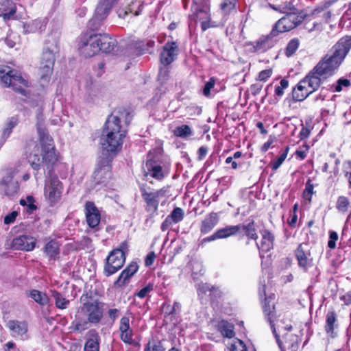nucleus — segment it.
<instances>
[{
    "instance_id": "nucleus-1",
    "label": "nucleus",
    "mask_w": 351,
    "mask_h": 351,
    "mask_svg": "<svg viewBox=\"0 0 351 351\" xmlns=\"http://www.w3.org/2000/svg\"><path fill=\"white\" fill-rule=\"evenodd\" d=\"M351 49V36L342 37L302 80L308 89L315 92L324 80L332 76L339 69Z\"/></svg>"
},
{
    "instance_id": "nucleus-2",
    "label": "nucleus",
    "mask_w": 351,
    "mask_h": 351,
    "mask_svg": "<svg viewBox=\"0 0 351 351\" xmlns=\"http://www.w3.org/2000/svg\"><path fill=\"white\" fill-rule=\"evenodd\" d=\"M126 134V126L121 124L120 117L114 114L109 116L100 136L102 152L114 158L121 150Z\"/></svg>"
},
{
    "instance_id": "nucleus-3",
    "label": "nucleus",
    "mask_w": 351,
    "mask_h": 351,
    "mask_svg": "<svg viewBox=\"0 0 351 351\" xmlns=\"http://www.w3.org/2000/svg\"><path fill=\"white\" fill-rule=\"evenodd\" d=\"M0 80L5 86L11 87L15 93L24 97H29V88L31 86V83L18 71L12 69L8 66H1Z\"/></svg>"
},
{
    "instance_id": "nucleus-4",
    "label": "nucleus",
    "mask_w": 351,
    "mask_h": 351,
    "mask_svg": "<svg viewBox=\"0 0 351 351\" xmlns=\"http://www.w3.org/2000/svg\"><path fill=\"white\" fill-rule=\"evenodd\" d=\"M78 48L80 53L86 58H90L101 51L99 43V34L87 32L80 38Z\"/></svg>"
},
{
    "instance_id": "nucleus-5",
    "label": "nucleus",
    "mask_w": 351,
    "mask_h": 351,
    "mask_svg": "<svg viewBox=\"0 0 351 351\" xmlns=\"http://www.w3.org/2000/svg\"><path fill=\"white\" fill-rule=\"evenodd\" d=\"M37 120L36 128L41 148L43 152H47V157L49 160H57L54 152L53 140L44 126L42 114L38 115Z\"/></svg>"
},
{
    "instance_id": "nucleus-6",
    "label": "nucleus",
    "mask_w": 351,
    "mask_h": 351,
    "mask_svg": "<svg viewBox=\"0 0 351 351\" xmlns=\"http://www.w3.org/2000/svg\"><path fill=\"white\" fill-rule=\"evenodd\" d=\"M140 191L145 202V210L151 215H154L157 213L160 197L165 196L167 189L162 188L153 192H149L147 191L145 186L142 184L140 186Z\"/></svg>"
},
{
    "instance_id": "nucleus-7",
    "label": "nucleus",
    "mask_w": 351,
    "mask_h": 351,
    "mask_svg": "<svg viewBox=\"0 0 351 351\" xmlns=\"http://www.w3.org/2000/svg\"><path fill=\"white\" fill-rule=\"evenodd\" d=\"M55 60V55L52 51L48 49L43 51L39 67L40 80L43 86L50 81Z\"/></svg>"
},
{
    "instance_id": "nucleus-8",
    "label": "nucleus",
    "mask_w": 351,
    "mask_h": 351,
    "mask_svg": "<svg viewBox=\"0 0 351 351\" xmlns=\"http://www.w3.org/2000/svg\"><path fill=\"white\" fill-rule=\"evenodd\" d=\"M303 19V16L295 13H288L275 23L271 34L277 36L280 33L289 32L302 23Z\"/></svg>"
},
{
    "instance_id": "nucleus-9",
    "label": "nucleus",
    "mask_w": 351,
    "mask_h": 351,
    "mask_svg": "<svg viewBox=\"0 0 351 351\" xmlns=\"http://www.w3.org/2000/svg\"><path fill=\"white\" fill-rule=\"evenodd\" d=\"M114 158L104 152L99 157L93 178L97 184L103 183L111 176V162Z\"/></svg>"
},
{
    "instance_id": "nucleus-10",
    "label": "nucleus",
    "mask_w": 351,
    "mask_h": 351,
    "mask_svg": "<svg viewBox=\"0 0 351 351\" xmlns=\"http://www.w3.org/2000/svg\"><path fill=\"white\" fill-rule=\"evenodd\" d=\"M125 256L123 249L112 250L106 258V263L104 266V273L106 276L115 274L123 265Z\"/></svg>"
},
{
    "instance_id": "nucleus-11",
    "label": "nucleus",
    "mask_w": 351,
    "mask_h": 351,
    "mask_svg": "<svg viewBox=\"0 0 351 351\" xmlns=\"http://www.w3.org/2000/svg\"><path fill=\"white\" fill-rule=\"evenodd\" d=\"M104 305L103 302L97 300L88 301L83 304L82 311L90 324H97L101 322L103 317Z\"/></svg>"
},
{
    "instance_id": "nucleus-12",
    "label": "nucleus",
    "mask_w": 351,
    "mask_h": 351,
    "mask_svg": "<svg viewBox=\"0 0 351 351\" xmlns=\"http://www.w3.org/2000/svg\"><path fill=\"white\" fill-rule=\"evenodd\" d=\"M63 186L57 176H51L45 186V196L51 206L56 204L61 198Z\"/></svg>"
},
{
    "instance_id": "nucleus-13",
    "label": "nucleus",
    "mask_w": 351,
    "mask_h": 351,
    "mask_svg": "<svg viewBox=\"0 0 351 351\" xmlns=\"http://www.w3.org/2000/svg\"><path fill=\"white\" fill-rule=\"evenodd\" d=\"M117 0H101L96 8L93 18L90 20L88 25L90 28L97 29L101 22L108 15L112 4Z\"/></svg>"
},
{
    "instance_id": "nucleus-14",
    "label": "nucleus",
    "mask_w": 351,
    "mask_h": 351,
    "mask_svg": "<svg viewBox=\"0 0 351 351\" xmlns=\"http://www.w3.org/2000/svg\"><path fill=\"white\" fill-rule=\"evenodd\" d=\"M263 312L265 319L269 322L273 334L275 336L276 342L280 348L281 351H285V347L280 339L279 335L277 334L274 322L276 318L275 312V306L274 302H271V298H265L263 304Z\"/></svg>"
},
{
    "instance_id": "nucleus-15",
    "label": "nucleus",
    "mask_w": 351,
    "mask_h": 351,
    "mask_svg": "<svg viewBox=\"0 0 351 351\" xmlns=\"http://www.w3.org/2000/svg\"><path fill=\"white\" fill-rule=\"evenodd\" d=\"M119 332L120 339L127 345L134 346L136 341L134 338V330L130 326V318L123 316L119 320Z\"/></svg>"
},
{
    "instance_id": "nucleus-16",
    "label": "nucleus",
    "mask_w": 351,
    "mask_h": 351,
    "mask_svg": "<svg viewBox=\"0 0 351 351\" xmlns=\"http://www.w3.org/2000/svg\"><path fill=\"white\" fill-rule=\"evenodd\" d=\"M147 157L148 159L145 163L146 170L144 173L145 177L147 180H149L148 176L158 180H162L167 175V171L156 161L152 160V154L150 152Z\"/></svg>"
},
{
    "instance_id": "nucleus-17",
    "label": "nucleus",
    "mask_w": 351,
    "mask_h": 351,
    "mask_svg": "<svg viewBox=\"0 0 351 351\" xmlns=\"http://www.w3.org/2000/svg\"><path fill=\"white\" fill-rule=\"evenodd\" d=\"M295 256L299 267L303 270L306 271L312 265L313 258L308 243H302L300 244L295 251Z\"/></svg>"
},
{
    "instance_id": "nucleus-18",
    "label": "nucleus",
    "mask_w": 351,
    "mask_h": 351,
    "mask_svg": "<svg viewBox=\"0 0 351 351\" xmlns=\"http://www.w3.org/2000/svg\"><path fill=\"white\" fill-rule=\"evenodd\" d=\"M57 160H49L47 157V152H43L37 145L35 146L34 149L28 156V161L34 169L38 170L44 164L53 163Z\"/></svg>"
},
{
    "instance_id": "nucleus-19",
    "label": "nucleus",
    "mask_w": 351,
    "mask_h": 351,
    "mask_svg": "<svg viewBox=\"0 0 351 351\" xmlns=\"http://www.w3.org/2000/svg\"><path fill=\"white\" fill-rule=\"evenodd\" d=\"M276 36L272 35L271 32L269 34L261 36L257 40L250 44L252 47L253 52L262 53L271 48L276 43L274 38Z\"/></svg>"
},
{
    "instance_id": "nucleus-20",
    "label": "nucleus",
    "mask_w": 351,
    "mask_h": 351,
    "mask_svg": "<svg viewBox=\"0 0 351 351\" xmlns=\"http://www.w3.org/2000/svg\"><path fill=\"white\" fill-rule=\"evenodd\" d=\"M178 46L175 42H167L160 53V62L165 66L174 61L178 55Z\"/></svg>"
},
{
    "instance_id": "nucleus-21",
    "label": "nucleus",
    "mask_w": 351,
    "mask_h": 351,
    "mask_svg": "<svg viewBox=\"0 0 351 351\" xmlns=\"http://www.w3.org/2000/svg\"><path fill=\"white\" fill-rule=\"evenodd\" d=\"M85 215L87 224L90 228H96L101 219V215L93 202H87L85 204Z\"/></svg>"
},
{
    "instance_id": "nucleus-22",
    "label": "nucleus",
    "mask_w": 351,
    "mask_h": 351,
    "mask_svg": "<svg viewBox=\"0 0 351 351\" xmlns=\"http://www.w3.org/2000/svg\"><path fill=\"white\" fill-rule=\"evenodd\" d=\"M36 240L33 237L21 235L12 241V247L16 250L32 251L34 249Z\"/></svg>"
},
{
    "instance_id": "nucleus-23",
    "label": "nucleus",
    "mask_w": 351,
    "mask_h": 351,
    "mask_svg": "<svg viewBox=\"0 0 351 351\" xmlns=\"http://www.w3.org/2000/svg\"><path fill=\"white\" fill-rule=\"evenodd\" d=\"M19 190V185L17 181L14 180L10 176L4 177L0 183V191L7 196L16 195Z\"/></svg>"
},
{
    "instance_id": "nucleus-24",
    "label": "nucleus",
    "mask_w": 351,
    "mask_h": 351,
    "mask_svg": "<svg viewBox=\"0 0 351 351\" xmlns=\"http://www.w3.org/2000/svg\"><path fill=\"white\" fill-rule=\"evenodd\" d=\"M337 317L334 311H328L326 315V323L324 330L327 336L334 339L337 336L335 329L337 328Z\"/></svg>"
},
{
    "instance_id": "nucleus-25",
    "label": "nucleus",
    "mask_w": 351,
    "mask_h": 351,
    "mask_svg": "<svg viewBox=\"0 0 351 351\" xmlns=\"http://www.w3.org/2000/svg\"><path fill=\"white\" fill-rule=\"evenodd\" d=\"M16 4L12 0H3L0 2V16L5 21L15 19Z\"/></svg>"
},
{
    "instance_id": "nucleus-26",
    "label": "nucleus",
    "mask_w": 351,
    "mask_h": 351,
    "mask_svg": "<svg viewBox=\"0 0 351 351\" xmlns=\"http://www.w3.org/2000/svg\"><path fill=\"white\" fill-rule=\"evenodd\" d=\"M261 234L262 236V239L261 241V243L258 244L256 243V245L258 249L260 251V254L261 252H267L274 247V235L267 230H263L261 231ZM261 258H263V256L260 254Z\"/></svg>"
},
{
    "instance_id": "nucleus-27",
    "label": "nucleus",
    "mask_w": 351,
    "mask_h": 351,
    "mask_svg": "<svg viewBox=\"0 0 351 351\" xmlns=\"http://www.w3.org/2000/svg\"><path fill=\"white\" fill-rule=\"evenodd\" d=\"M6 327L11 331L13 337H23L28 330V324L25 321L10 320Z\"/></svg>"
},
{
    "instance_id": "nucleus-28",
    "label": "nucleus",
    "mask_w": 351,
    "mask_h": 351,
    "mask_svg": "<svg viewBox=\"0 0 351 351\" xmlns=\"http://www.w3.org/2000/svg\"><path fill=\"white\" fill-rule=\"evenodd\" d=\"M143 8V5L141 1H135L132 2V3L125 9H119L117 10V14L119 17L121 19H125L129 14L138 16L141 14Z\"/></svg>"
},
{
    "instance_id": "nucleus-29",
    "label": "nucleus",
    "mask_w": 351,
    "mask_h": 351,
    "mask_svg": "<svg viewBox=\"0 0 351 351\" xmlns=\"http://www.w3.org/2000/svg\"><path fill=\"white\" fill-rule=\"evenodd\" d=\"M99 43L101 51L104 53L112 51L117 45L116 40L107 34H99Z\"/></svg>"
},
{
    "instance_id": "nucleus-30",
    "label": "nucleus",
    "mask_w": 351,
    "mask_h": 351,
    "mask_svg": "<svg viewBox=\"0 0 351 351\" xmlns=\"http://www.w3.org/2000/svg\"><path fill=\"white\" fill-rule=\"evenodd\" d=\"M311 93L312 92L301 80L292 91L293 99L297 101H302Z\"/></svg>"
},
{
    "instance_id": "nucleus-31",
    "label": "nucleus",
    "mask_w": 351,
    "mask_h": 351,
    "mask_svg": "<svg viewBox=\"0 0 351 351\" xmlns=\"http://www.w3.org/2000/svg\"><path fill=\"white\" fill-rule=\"evenodd\" d=\"M138 266L136 263H130L119 275L115 285L121 286L132 276L138 270Z\"/></svg>"
},
{
    "instance_id": "nucleus-32",
    "label": "nucleus",
    "mask_w": 351,
    "mask_h": 351,
    "mask_svg": "<svg viewBox=\"0 0 351 351\" xmlns=\"http://www.w3.org/2000/svg\"><path fill=\"white\" fill-rule=\"evenodd\" d=\"M100 337L95 330L89 332V337L84 345V351H99Z\"/></svg>"
},
{
    "instance_id": "nucleus-33",
    "label": "nucleus",
    "mask_w": 351,
    "mask_h": 351,
    "mask_svg": "<svg viewBox=\"0 0 351 351\" xmlns=\"http://www.w3.org/2000/svg\"><path fill=\"white\" fill-rule=\"evenodd\" d=\"M218 220L217 214L215 213H211L207 215L202 222L200 228L202 233L206 234L211 231L217 225Z\"/></svg>"
},
{
    "instance_id": "nucleus-34",
    "label": "nucleus",
    "mask_w": 351,
    "mask_h": 351,
    "mask_svg": "<svg viewBox=\"0 0 351 351\" xmlns=\"http://www.w3.org/2000/svg\"><path fill=\"white\" fill-rule=\"evenodd\" d=\"M217 329L224 337L232 338L234 336V326L228 321H219L217 324Z\"/></svg>"
},
{
    "instance_id": "nucleus-35",
    "label": "nucleus",
    "mask_w": 351,
    "mask_h": 351,
    "mask_svg": "<svg viewBox=\"0 0 351 351\" xmlns=\"http://www.w3.org/2000/svg\"><path fill=\"white\" fill-rule=\"evenodd\" d=\"M197 18L201 22V27L203 31L208 29L210 26V14L209 8L205 5L204 8L199 9L197 12Z\"/></svg>"
},
{
    "instance_id": "nucleus-36",
    "label": "nucleus",
    "mask_w": 351,
    "mask_h": 351,
    "mask_svg": "<svg viewBox=\"0 0 351 351\" xmlns=\"http://www.w3.org/2000/svg\"><path fill=\"white\" fill-rule=\"evenodd\" d=\"M350 87V80L342 77L339 78L335 83H333L330 86V90L332 93H340L341 91L348 90Z\"/></svg>"
},
{
    "instance_id": "nucleus-37",
    "label": "nucleus",
    "mask_w": 351,
    "mask_h": 351,
    "mask_svg": "<svg viewBox=\"0 0 351 351\" xmlns=\"http://www.w3.org/2000/svg\"><path fill=\"white\" fill-rule=\"evenodd\" d=\"M237 227H239V232L243 231L246 237L250 239L256 240L258 235L256 232L254 226V221L252 220L247 224H238Z\"/></svg>"
},
{
    "instance_id": "nucleus-38",
    "label": "nucleus",
    "mask_w": 351,
    "mask_h": 351,
    "mask_svg": "<svg viewBox=\"0 0 351 351\" xmlns=\"http://www.w3.org/2000/svg\"><path fill=\"white\" fill-rule=\"evenodd\" d=\"M24 29L26 33H34L41 31L45 27V23L40 19H36L24 24Z\"/></svg>"
},
{
    "instance_id": "nucleus-39",
    "label": "nucleus",
    "mask_w": 351,
    "mask_h": 351,
    "mask_svg": "<svg viewBox=\"0 0 351 351\" xmlns=\"http://www.w3.org/2000/svg\"><path fill=\"white\" fill-rule=\"evenodd\" d=\"M239 232V227L237 226H228L223 228H220L216 231L217 237L219 239H225L228 237L235 235Z\"/></svg>"
},
{
    "instance_id": "nucleus-40",
    "label": "nucleus",
    "mask_w": 351,
    "mask_h": 351,
    "mask_svg": "<svg viewBox=\"0 0 351 351\" xmlns=\"http://www.w3.org/2000/svg\"><path fill=\"white\" fill-rule=\"evenodd\" d=\"M350 206V201L347 197L341 195L337 197L335 207L338 212L344 214L348 211Z\"/></svg>"
},
{
    "instance_id": "nucleus-41",
    "label": "nucleus",
    "mask_w": 351,
    "mask_h": 351,
    "mask_svg": "<svg viewBox=\"0 0 351 351\" xmlns=\"http://www.w3.org/2000/svg\"><path fill=\"white\" fill-rule=\"evenodd\" d=\"M285 344L291 351H298L299 348V337L293 334H287L285 337Z\"/></svg>"
},
{
    "instance_id": "nucleus-42",
    "label": "nucleus",
    "mask_w": 351,
    "mask_h": 351,
    "mask_svg": "<svg viewBox=\"0 0 351 351\" xmlns=\"http://www.w3.org/2000/svg\"><path fill=\"white\" fill-rule=\"evenodd\" d=\"M29 295L36 302L43 306L47 305L49 300L45 293L36 289L31 291Z\"/></svg>"
},
{
    "instance_id": "nucleus-43",
    "label": "nucleus",
    "mask_w": 351,
    "mask_h": 351,
    "mask_svg": "<svg viewBox=\"0 0 351 351\" xmlns=\"http://www.w3.org/2000/svg\"><path fill=\"white\" fill-rule=\"evenodd\" d=\"M45 252L50 258H54L59 254L58 244L55 241H50L45 247Z\"/></svg>"
},
{
    "instance_id": "nucleus-44",
    "label": "nucleus",
    "mask_w": 351,
    "mask_h": 351,
    "mask_svg": "<svg viewBox=\"0 0 351 351\" xmlns=\"http://www.w3.org/2000/svg\"><path fill=\"white\" fill-rule=\"evenodd\" d=\"M52 296L55 299V303L57 308L65 309L67 307L69 301L64 298L60 293L57 291H53Z\"/></svg>"
},
{
    "instance_id": "nucleus-45",
    "label": "nucleus",
    "mask_w": 351,
    "mask_h": 351,
    "mask_svg": "<svg viewBox=\"0 0 351 351\" xmlns=\"http://www.w3.org/2000/svg\"><path fill=\"white\" fill-rule=\"evenodd\" d=\"M173 134L175 136L180 138H186L191 135H192L193 132L191 128L187 125H182L180 126L177 127L174 131Z\"/></svg>"
},
{
    "instance_id": "nucleus-46",
    "label": "nucleus",
    "mask_w": 351,
    "mask_h": 351,
    "mask_svg": "<svg viewBox=\"0 0 351 351\" xmlns=\"http://www.w3.org/2000/svg\"><path fill=\"white\" fill-rule=\"evenodd\" d=\"M18 121L15 117L8 119L3 130V137L8 138L11 134L13 128L17 125Z\"/></svg>"
},
{
    "instance_id": "nucleus-47",
    "label": "nucleus",
    "mask_w": 351,
    "mask_h": 351,
    "mask_svg": "<svg viewBox=\"0 0 351 351\" xmlns=\"http://www.w3.org/2000/svg\"><path fill=\"white\" fill-rule=\"evenodd\" d=\"M88 323H90L88 319H85L83 318L77 317L73 322L72 324L74 327V330L78 332H82L88 328Z\"/></svg>"
},
{
    "instance_id": "nucleus-48",
    "label": "nucleus",
    "mask_w": 351,
    "mask_h": 351,
    "mask_svg": "<svg viewBox=\"0 0 351 351\" xmlns=\"http://www.w3.org/2000/svg\"><path fill=\"white\" fill-rule=\"evenodd\" d=\"M168 217L170 218L173 223H177L183 219L184 211L181 208L176 207L172 210Z\"/></svg>"
},
{
    "instance_id": "nucleus-49",
    "label": "nucleus",
    "mask_w": 351,
    "mask_h": 351,
    "mask_svg": "<svg viewBox=\"0 0 351 351\" xmlns=\"http://www.w3.org/2000/svg\"><path fill=\"white\" fill-rule=\"evenodd\" d=\"M299 40L297 38H294L291 40L285 49V54L287 57L291 56L298 49L299 47Z\"/></svg>"
},
{
    "instance_id": "nucleus-50",
    "label": "nucleus",
    "mask_w": 351,
    "mask_h": 351,
    "mask_svg": "<svg viewBox=\"0 0 351 351\" xmlns=\"http://www.w3.org/2000/svg\"><path fill=\"white\" fill-rule=\"evenodd\" d=\"M20 204L21 206H26L27 207V212L32 213L34 210H36L37 207L34 204V199L32 196H27L26 199H21L20 200Z\"/></svg>"
},
{
    "instance_id": "nucleus-51",
    "label": "nucleus",
    "mask_w": 351,
    "mask_h": 351,
    "mask_svg": "<svg viewBox=\"0 0 351 351\" xmlns=\"http://www.w3.org/2000/svg\"><path fill=\"white\" fill-rule=\"evenodd\" d=\"M163 310L165 311V314L169 315L176 313L177 311H180L181 305L179 302H175L173 303V306L168 303H165L163 304Z\"/></svg>"
},
{
    "instance_id": "nucleus-52",
    "label": "nucleus",
    "mask_w": 351,
    "mask_h": 351,
    "mask_svg": "<svg viewBox=\"0 0 351 351\" xmlns=\"http://www.w3.org/2000/svg\"><path fill=\"white\" fill-rule=\"evenodd\" d=\"M289 147H287L284 152L280 154V156L272 163L271 168L273 170L276 171L277 170L280 166L282 164V162L286 159L288 152H289Z\"/></svg>"
},
{
    "instance_id": "nucleus-53",
    "label": "nucleus",
    "mask_w": 351,
    "mask_h": 351,
    "mask_svg": "<svg viewBox=\"0 0 351 351\" xmlns=\"http://www.w3.org/2000/svg\"><path fill=\"white\" fill-rule=\"evenodd\" d=\"M144 351H165V349L163 348L161 342L152 341L148 342Z\"/></svg>"
},
{
    "instance_id": "nucleus-54",
    "label": "nucleus",
    "mask_w": 351,
    "mask_h": 351,
    "mask_svg": "<svg viewBox=\"0 0 351 351\" xmlns=\"http://www.w3.org/2000/svg\"><path fill=\"white\" fill-rule=\"evenodd\" d=\"M289 86V81L286 79H282L280 82V85L275 88V96L281 97L284 95V90Z\"/></svg>"
},
{
    "instance_id": "nucleus-55",
    "label": "nucleus",
    "mask_w": 351,
    "mask_h": 351,
    "mask_svg": "<svg viewBox=\"0 0 351 351\" xmlns=\"http://www.w3.org/2000/svg\"><path fill=\"white\" fill-rule=\"evenodd\" d=\"M313 184L311 183V180L308 179L305 184V189L303 192V197L309 201H311L312 195L313 194Z\"/></svg>"
},
{
    "instance_id": "nucleus-56",
    "label": "nucleus",
    "mask_w": 351,
    "mask_h": 351,
    "mask_svg": "<svg viewBox=\"0 0 351 351\" xmlns=\"http://www.w3.org/2000/svg\"><path fill=\"white\" fill-rule=\"evenodd\" d=\"M236 0H223L221 3V10L227 14L235 8Z\"/></svg>"
},
{
    "instance_id": "nucleus-57",
    "label": "nucleus",
    "mask_w": 351,
    "mask_h": 351,
    "mask_svg": "<svg viewBox=\"0 0 351 351\" xmlns=\"http://www.w3.org/2000/svg\"><path fill=\"white\" fill-rule=\"evenodd\" d=\"M169 69L167 66L160 68L158 75V80L161 82H165L167 81L169 76Z\"/></svg>"
},
{
    "instance_id": "nucleus-58",
    "label": "nucleus",
    "mask_w": 351,
    "mask_h": 351,
    "mask_svg": "<svg viewBox=\"0 0 351 351\" xmlns=\"http://www.w3.org/2000/svg\"><path fill=\"white\" fill-rule=\"evenodd\" d=\"M269 6L274 10L280 12L281 13H287L291 10V3H285V4L276 6L274 5H269Z\"/></svg>"
},
{
    "instance_id": "nucleus-59",
    "label": "nucleus",
    "mask_w": 351,
    "mask_h": 351,
    "mask_svg": "<svg viewBox=\"0 0 351 351\" xmlns=\"http://www.w3.org/2000/svg\"><path fill=\"white\" fill-rule=\"evenodd\" d=\"M338 240V234L335 231L329 232V241L328 242V247L330 249H334L336 247V241Z\"/></svg>"
},
{
    "instance_id": "nucleus-60",
    "label": "nucleus",
    "mask_w": 351,
    "mask_h": 351,
    "mask_svg": "<svg viewBox=\"0 0 351 351\" xmlns=\"http://www.w3.org/2000/svg\"><path fill=\"white\" fill-rule=\"evenodd\" d=\"M215 83V81L213 77L206 83L203 90V93L205 96H208L210 95V89L213 88Z\"/></svg>"
},
{
    "instance_id": "nucleus-61",
    "label": "nucleus",
    "mask_w": 351,
    "mask_h": 351,
    "mask_svg": "<svg viewBox=\"0 0 351 351\" xmlns=\"http://www.w3.org/2000/svg\"><path fill=\"white\" fill-rule=\"evenodd\" d=\"M18 215V213L16 211H12L10 214L7 215L3 219V222L5 224H10L14 222L16 217Z\"/></svg>"
},
{
    "instance_id": "nucleus-62",
    "label": "nucleus",
    "mask_w": 351,
    "mask_h": 351,
    "mask_svg": "<svg viewBox=\"0 0 351 351\" xmlns=\"http://www.w3.org/2000/svg\"><path fill=\"white\" fill-rule=\"evenodd\" d=\"M107 314L109 318L114 322L119 317L120 311L117 308H110Z\"/></svg>"
},
{
    "instance_id": "nucleus-63",
    "label": "nucleus",
    "mask_w": 351,
    "mask_h": 351,
    "mask_svg": "<svg viewBox=\"0 0 351 351\" xmlns=\"http://www.w3.org/2000/svg\"><path fill=\"white\" fill-rule=\"evenodd\" d=\"M263 88V85L260 83H256L250 86V92L254 95L256 96L260 93Z\"/></svg>"
},
{
    "instance_id": "nucleus-64",
    "label": "nucleus",
    "mask_w": 351,
    "mask_h": 351,
    "mask_svg": "<svg viewBox=\"0 0 351 351\" xmlns=\"http://www.w3.org/2000/svg\"><path fill=\"white\" fill-rule=\"evenodd\" d=\"M272 71L270 69H266L261 71L258 74L260 81H266L271 75Z\"/></svg>"
}]
</instances>
